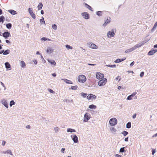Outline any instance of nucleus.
Listing matches in <instances>:
<instances>
[{"mask_svg":"<svg viewBox=\"0 0 157 157\" xmlns=\"http://www.w3.org/2000/svg\"><path fill=\"white\" fill-rule=\"evenodd\" d=\"M96 78H104V74L99 72L96 73Z\"/></svg>","mask_w":157,"mask_h":157,"instance_id":"1a4fd4ad","label":"nucleus"},{"mask_svg":"<svg viewBox=\"0 0 157 157\" xmlns=\"http://www.w3.org/2000/svg\"><path fill=\"white\" fill-rule=\"evenodd\" d=\"M65 151V149L64 148H63L61 149V151L62 153H64Z\"/></svg>","mask_w":157,"mask_h":157,"instance_id":"6e6d98bb","label":"nucleus"},{"mask_svg":"<svg viewBox=\"0 0 157 157\" xmlns=\"http://www.w3.org/2000/svg\"><path fill=\"white\" fill-rule=\"evenodd\" d=\"M135 50V49L133 47L132 48H130V49H128L126 50L125 51V52L127 53H129V52H130L134 50Z\"/></svg>","mask_w":157,"mask_h":157,"instance_id":"aec40b11","label":"nucleus"},{"mask_svg":"<svg viewBox=\"0 0 157 157\" xmlns=\"http://www.w3.org/2000/svg\"><path fill=\"white\" fill-rule=\"evenodd\" d=\"M2 36L6 39L7 38L10 37V36H11L10 33L8 31H6L2 33Z\"/></svg>","mask_w":157,"mask_h":157,"instance_id":"0eeeda50","label":"nucleus"},{"mask_svg":"<svg viewBox=\"0 0 157 157\" xmlns=\"http://www.w3.org/2000/svg\"><path fill=\"white\" fill-rule=\"evenodd\" d=\"M152 154L153 155H154L155 153V149H152Z\"/></svg>","mask_w":157,"mask_h":157,"instance_id":"4d7b16f0","label":"nucleus"},{"mask_svg":"<svg viewBox=\"0 0 157 157\" xmlns=\"http://www.w3.org/2000/svg\"><path fill=\"white\" fill-rule=\"evenodd\" d=\"M4 52V50H2L0 51V54H2Z\"/></svg>","mask_w":157,"mask_h":157,"instance_id":"0e129e2a","label":"nucleus"},{"mask_svg":"<svg viewBox=\"0 0 157 157\" xmlns=\"http://www.w3.org/2000/svg\"><path fill=\"white\" fill-rule=\"evenodd\" d=\"M15 104V102L13 100H11L10 103V107L12 106L13 105H14Z\"/></svg>","mask_w":157,"mask_h":157,"instance_id":"4c0bfd02","label":"nucleus"},{"mask_svg":"<svg viewBox=\"0 0 157 157\" xmlns=\"http://www.w3.org/2000/svg\"><path fill=\"white\" fill-rule=\"evenodd\" d=\"M63 80H64V82L67 84H72V82L71 80H69L68 79H61Z\"/></svg>","mask_w":157,"mask_h":157,"instance_id":"b1692460","label":"nucleus"},{"mask_svg":"<svg viewBox=\"0 0 157 157\" xmlns=\"http://www.w3.org/2000/svg\"><path fill=\"white\" fill-rule=\"evenodd\" d=\"M111 132H115L116 131V129L114 127H111L110 128Z\"/></svg>","mask_w":157,"mask_h":157,"instance_id":"49530a36","label":"nucleus"},{"mask_svg":"<svg viewBox=\"0 0 157 157\" xmlns=\"http://www.w3.org/2000/svg\"><path fill=\"white\" fill-rule=\"evenodd\" d=\"M8 12L13 15H14L17 14V12L13 10H9Z\"/></svg>","mask_w":157,"mask_h":157,"instance_id":"dca6fc26","label":"nucleus"},{"mask_svg":"<svg viewBox=\"0 0 157 157\" xmlns=\"http://www.w3.org/2000/svg\"><path fill=\"white\" fill-rule=\"evenodd\" d=\"M66 47L68 49H72L73 48L72 47L70 46V45L67 44L65 45Z\"/></svg>","mask_w":157,"mask_h":157,"instance_id":"a19ab883","label":"nucleus"},{"mask_svg":"<svg viewBox=\"0 0 157 157\" xmlns=\"http://www.w3.org/2000/svg\"><path fill=\"white\" fill-rule=\"evenodd\" d=\"M0 83H1V84L4 87V90H5L6 89V86H5L4 85V84L2 82H0Z\"/></svg>","mask_w":157,"mask_h":157,"instance_id":"864d4df0","label":"nucleus"},{"mask_svg":"<svg viewBox=\"0 0 157 157\" xmlns=\"http://www.w3.org/2000/svg\"><path fill=\"white\" fill-rule=\"evenodd\" d=\"M77 78H86L85 75H81L78 76Z\"/></svg>","mask_w":157,"mask_h":157,"instance_id":"2f4dec72","label":"nucleus"},{"mask_svg":"<svg viewBox=\"0 0 157 157\" xmlns=\"http://www.w3.org/2000/svg\"><path fill=\"white\" fill-rule=\"evenodd\" d=\"M126 127L128 128H130L131 127V122H128L126 124Z\"/></svg>","mask_w":157,"mask_h":157,"instance_id":"7c9ffc66","label":"nucleus"},{"mask_svg":"<svg viewBox=\"0 0 157 157\" xmlns=\"http://www.w3.org/2000/svg\"><path fill=\"white\" fill-rule=\"evenodd\" d=\"M92 98L94 99H96V96L95 95H94L92 94Z\"/></svg>","mask_w":157,"mask_h":157,"instance_id":"e2e57ef3","label":"nucleus"},{"mask_svg":"<svg viewBox=\"0 0 157 157\" xmlns=\"http://www.w3.org/2000/svg\"><path fill=\"white\" fill-rule=\"evenodd\" d=\"M53 52V49L51 47H48L46 50V52L49 54L52 53Z\"/></svg>","mask_w":157,"mask_h":157,"instance_id":"2eb2a0df","label":"nucleus"},{"mask_svg":"<svg viewBox=\"0 0 157 157\" xmlns=\"http://www.w3.org/2000/svg\"><path fill=\"white\" fill-rule=\"evenodd\" d=\"M6 68L7 69H10L11 68V66L10 64L8 62H6L5 63Z\"/></svg>","mask_w":157,"mask_h":157,"instance_id":"5701e85b","label":"nucleus"},{"mask_svg":"<svg viewBox=\"0 0 157 157\" xmlns=\"http://www.w3.org/2000/svg\"><path fill=\"white\" fill-rule=\"evenodd\" d=\"M154 26V28H156V27L157 26V21H156L155 23Z\"/></svg>","mask_w":157,"mask_h":157,"instance_id":"338daca9","label":"nucleus"},{"mask_svg":"<svg viewBox=\"0 0 157 157\" xmlns=\"http://www.w3.org/2000/svg\"><path fill=\"white\" fill-rule=\"evenodd\" d=\"M117 121L115 118H112L110 119L109 121V124L110 125L113 126L117 124Z\"/></svg>","mask_w":157,"mask_h":157,"instance_id":"f257e3e1","label":"nucleus"},{"mask_svg":"<svg viewBox=\"0 0 157 157\" xmlns=\"http://www.w3.org/2000/svg\"><path fill=\"white\" fill-rule=\"evenodd\" d=\"M6 143V142L5 141H3L2 142V145L4 146Z\"/></svg>","mask_w":157,"mask_h":157,"instance_id":"13d9d810","label":"nucleus"},{"mask_svg":"<svg viewBox=\"0 0 157 157\" xmlns=\"http://www.w3.org/2000/svg\"><path fill=\"white\" fill-rule=\"evenodd\" d=\"M148 41V40H144V41H142L141 42L142 43L143 45H144V44L147 42Z\"/></svg>","mask_w":157,"mask_h":157,"instance_id":"3c124183","label":"nucleus"},{"mask_svg":"<svg viewBox=\"0 0 157 157\" xmlns=\"http://www.w3.org/2000/svg\"><path fill=\"white\" fill-rule=\"evenodd\" d=\"M67 132H76L75 129L71 128H68L67 129Z\"/></svg>","mask_w":157,"mask_h":157,"instance_id":"412c9836","label":"nucleus"},{"mask_svg":"<svg viewBox=\"0 0 157 157\" xmlns=\"http://www.w3.org/2000/svg\"><path fill=\"white\" fill-rule=\"evenodd\" d=\"M41 40H43L44 41H45L46 40H49L50 41V40L49 39H48L46 37H43L41 38Z\"/></svg>","mask_w":157,"mask_h":157,"instance_id":"ea45409f","label":"nucleus"},{"mask_svg":"<svg viewBox=\"0 0 157 157\" xmlns=\"http://www.w3.org/2000/svg\"><path fill=\"white\" fill-rule=\"evenodd\" d=\"M21 67H24L25 66V63L23 61H21Z\"/></svg>","mask_w":157,"mask_h":157,"instance_id":"79ce46f5","label":"nucleus"},{"mask_svg":"<svg viewBox=\"0 0 157 157\" xmlns=\"http://www.w3.org/2000/svg\"><path fill=\"white\" fill-rule=\"evenodd\" d=\"M115 156V157H121V155H120L118 154H116Z\"/></svg>","mask_w":157,"mask_h":157,"instance_id":"774afa93","label":"nucleus"},{"mask_svg":"<svg viewBox=\"0 0 157 157\" xmlns=\"http://www.w3.org/2000/svg\"><path fill=\"white\" fill-rule=\"evenodd\" d=\"M72 140H73L74 142L75 143H76L78 142V137L76 135H74L73 137L72 136H71Z\"/></svg>","mask_w":157,"mask_h":157,"instance_id":"9b49d317","label":"nucleus"},{"mask_svg":"<svg viewBox=\"0 0 157 157\" xmlns=\"http://www.w3.org/2000/svg\"><path fill=\"white\" fill-rule=\"evenodd\" d=\"M106 66L108 67H111V68H115L116 67V65L115 64H113V65H106Z\"/></svg>","mask_w":157,"mask_h":157,"instance_id":"f704fd0d","label":"nucleus"},{"mask_svg":"<svg viewBox=\"0 0 157 157\" xmlns=\"http://www.w3.org/2000/svg\"><path fill=\"white\" fill-rule=\"evenodd\" d=\"M64 101H66L67 103H70L71 102V101L70 100H68L67 99H66L64 100Z\"/></svg>","mask_w":157,"mask_h":157,"instance_id":"603ef678","label":"nucleus"},{"mask_svg":"<svg viewBox=\"0 0 157 157\" xmlns=\"http://www.w3.org/2000/svg\"><path fill=\"white\" fill-rule=\"evenodd\" d=\"M121 134L125 136L128 134V132L127 131H124L121 132Z\"/></svg>","mask_w":157,"mask_h":157,"instance_id":"72a5a7b5","label":"nucleus"},{"mask_svg":"<svg viewBox=\"0 0 157 157\" xmlns=\"http://www.w3.org/2000/svg\"><path fill=\"white\" fill-rule=\"evenodd\" d=\"M126 59V58L125 57L122 59H117L114 62L115 63H120L124 60Z\"/></svg>","mask_w":157,"mask_h":157,"instance_id":"4468645a","label":"nucleus"},{"mask_svg":"<svg viewBox=\"0 0 157 157\" xmlns=\"http://www.w3.org/2000/svg\"><path fill=\"white\" fill-rule=\"evenodd\" d=\"M92 94H89L87 96V98L89 99V100H90L91 99V98H92Z\"/></svg>","mask_w":157,"mask_h":157,"instance_id":"a18cd8bd","label":"nucleus"},{"mask_svg":"<svg viewBox=\"0 0 157 157\" xmlns=\"http://www.w3.org/2000/svg\"><path fill=\"white\" fill-rule=\"evenodd\" d=\"M1 102L7 108H8V104L5 99H3L1 101Z\"/></svg>","mask_w":157,"mask_h":157,"instance_id":"9d476101","label":"nucleus"},{"mask_svg":"<svg viewBox=\"0 0 157 157\" xmlns=\"http://www.w3.org/2000/svg\"><path fill=\"white\" fill-rule=\"evenodd\" d=\"M52 75L54 77H55L56 76V74L55 73L52 74Z\"/></svg>","mask_w":157,"mask_h":157,"instance_id":"69168bd1","label":"nucleus"},{"mask_svg":"<svg viewBox=\"0 0 157 157\" xmlns=\"http://www.w3.org/2000/svg\"><path fill=\"white\" fill-rule=\"evenodd\" d=\"M6 153L7 154H9L11 155H13L11 150H8L6 151Z\"/></svg>","mask_w":157,"mask_h":157,"instance_id":"de8ad7c7","label":"nucleus"},{"mask_svg":"<svg viewBox=\"0 0 157 157\" xmlns=\"http://www.w3.org/2000/svg\"><path fill=\"white\" fill-rule=\"evenodd\" d=\"M28 11L32 17L33 19H35L36 18V15L33 12V9L32 8H29L28 9Z\"/></svg>","mask_w":157,"mask_h":157,"instance_id":"6e6552de","label":"nucleus"},{"mask_svg":"<svg viewBox=\"0 0 157 157\" xmlns=\"http://www.w3.org/2000/svg\"><path fill=\"white\" fill-rule=\"evenodd\" d=\"M6 27L8 29H10L12 26V25L11 23H7L6 25Z\"/></svg>","mask_w":157,"mask_h":157,"instance_id":"cd10ccee","label":"nucleus"},{"mask_svg":"<svg viewBox=\"0 0 157 157\" xmlns=\"http://www.w3.org/2000/svg\"><path fill=\"white\" fill-rule=\"evenodd\" d=\"M136 113L134 114L132 116V118L133 119H135L136 117Z\"/></svg>","mask_w":157,"mask_h":157,"instance_id":"052dcab7","label":"nucleus"},{"mask_svg":"<svg viewBox=\"0 0 157 157\" xmlns=\"http://www.w3.org/2000/svg\"><path fill=\"white\" fill-rule=\"evenodd\" d=\"M135 62L134 61L132 62L130 64V66L131 67H132L134 64Z\"/></svg>","mask_w":157,"mask_h":157,"instance_id":"5fc2aeb1","label":"nucleus"},{"mask_svg":"<svg viewBox=\"0 0 157 157\" xmlns=\"http://www.w3.org/2000/svg\"><path fill=\"white\" fill-rule=\"evenodd\" d=\"M87 79H78V82H80L84 83L85 82Z\"/></svg>","mask_w":157,"mask_h":157,"instance_id":"58836bf2","label":"nucleus"},{"mask_svg":"<svg viewBox=\"0 0 157 157\" xmlns=\"http://www.w3.org/2000/svg\"><path fill=\"white\" fill-rule=\"evenodd\" d=\"M128 137H127L124 139V141L125 142H127L128 141Z\"/></svg>","mask_w":157,"mask_h":157,"instance_id":"680f3d73","label":"nucleus"},{"mask_svg":"<svg viewBox=\"0 0 157 157\" xmlns=\"http://www.w3.org/2000/svg\"><path fill=\"white\" fill-rule=\"evenodd\" d=\"M143 44H142V43L141 42L139 44H138L136 45L135 46H134L133 47L135 49V50L137 48H139L142 45H143Z\"/></svg>","mask_w":157,"mask_h":157,"instance_id":"f3484780","label":"nucleus"},{"mask_svg":"<svg viewBox=\"0 0 157 157\" xmlns=\"http://www.w3.org/2000/svg\"><path fill=\"white\" fill-rule=\"evenodd\" d=\"M10 52V50L9 49L6 50L5 51L4 50V52L3 53V55H7L9 54Z\"/></svg>","mask_w":157,"mask_h":157,"instance_id":"c85d7f7f","label":"nucleus"},{"mask_svg":"<svg viewBox=\"0 0 157 157\" xmlns=\"http://www.w3.org/2000/svg\"><path fill=\"white\" fill-rule=\"evenodd\" d=\"M125 152V151L124 150V147H122L120 149L119 152Z\"/></svg>","mask_w":157,"mask_h":157,"instance_id":"c9c22d12","label":"nucleus"},{"mask_svg":"<svg viewBox=\"0 0 157 157\" xmlns=\"http://www.w3.org/2000/svg\"><path fill=\"white\" fill-rule=\"evenodd\" d=\"M52 28L55 30H56L57 29V26L56 24H53L52 25Z\"/></svg>","mask_w":157,"mask_h":157,"instance_id":"37998d69","label":"nucleus"},{"mask_svg":"<svg viewBox=\"0 0 157 157\" xmlns=\"http://www.w3.org/2000/svg\"><path fill=\"white\" fill-rule=\"evenodd\" d=\"M48 61L49 63H50L52 65H54V66L56 65V63L54 60L52 59H48Z\"/></svg>","mask_w":157,"mask_h":157,"instance_id":"a211bd4d","label":"nucleus"},{"mask_svg":"<svg viewBox=\"0 0 157 157\" xmlns=\"http://www.w3.org/2000/svg\"><path fill=\"white\" fill-rule=\"evenodd\" d=\"M58 128L57 127L55 128V132H57L58 131Z\"/></svg>","mask_w":157,"mask_h":157,"instance_id":"bf43d9fd","label":"nucleus"},{"mask_svg":"<svg viewBox=\"0 0 157 157\" xmlns=\"http://www.w3.org/2000/svg\"><path fill=\"white\" fill-rule=\"evenodd\" d=\"M81 95L83 97V98H85L86 97L87 95V94L86 93H84L83 92H82L81 93Z\"/></svg>","mask_w":157,"mask_h":157,"instance_id":"c03bdc74","label":"nucleus"},{"mask_svg":"<svg viewBox=\"0 0 157 157\" xmlns=\"http://www.w3.org/2000/svg\"><path fill=\"white\" fill-rule=\"evenodd\" d=\"M89 46L93 49H96L98 48L97 46L93 43H90L89 44Z\"/></svg>","mask_w":157,"mask_h":157,"instance_id":"f8f14e48","label":"nucleus"},{"mask_svg":"<svg viewBox=\"0 0 157 157\" xmlns=\"http://www.w3.org/2000/svg\"><path fill=\"white\" fill-rule=\"evenodd\" d=\"M90 117H91L90 114L88 113H86L84 115L83 121L84 122H87L90 119Z\"/></svg>","mask_w":157,"mask_h":157,"instance_id":"20e7f679","label":"nucleus"},{"mask_svg":"<svg viewBox=\"0 0 157 157\" xmlns=\"http://www.w3.org/2000/svg\"><path fill=\"white\" fill-rule=\"evenodd\" d=\"M100 79V80L98 82V85L100 86L104 85L107 82V79Z\"/></svg>","mask_w":157,"mask_h":157,"instance_id":"7ed1b4c3","label":"nucleus"},{"mask_svg":"<svg viewBox=\"0 0 157 157\" xmlns=\"http://www.w3.org/2000/svg\"><path fill=\"white\" fill-rule=\"evenodd\" d=\"M97 107L96 105L93 104L90 105H89V108L90 109H95Z\"/></svg>","mask_w":157,"mask_h":157,"instance_id":"c756f323","label":"nucleus"},{"mask_svg":"<svg viewBox=\"0 0 157 157\" xmlns=\"http://www.w3.org/2000/svg\"><path fill=\"white\" fill-rule=\"evenodd\" d=\"M78 86L76 85L75 86H71V88H70V89H71L72 90H76L77 89Z\"/></svg>","mask_w":157,"mask_h":157,"instance_id":"e433bc0d","label":"nucleus"},{"mask_svg":"<svg viewBox=\"0 0 157 157\" xmlns=\"http://www.w3.org/2000/svg\"><path fill=\"white\" fill-rule=\"evenodd\" d=\"M136 94L137 93L136 92H134L132 94L128 96L127 98V99L128 100H131L132 99V97H134Z\"/></svg>","mask_w":157,"mask_h":157,"instance_id":"ddd939ff","label":"nucleus"},{"mask_svg":"<svg viewBox=\"0 0 157 157\" xmlns=\"http://www.w3.org/2000/svg\"><path fill=\"white\" fill-rule=\"evenodd\" d=\"M5 18L3 16H0V22L3 23L5 21Z\"/></svg>","mask_w":157,"mask_h":157,"instance_id":"bb28decb","label":"nucleus"},{"mask_svg":"<svg viewBox=\"0 0 157 157\" xmlns=\"http://www.w3.org/2000/svg\"><path fill=\"white\" fill-rule=\"evenodd\" d=\"M144 72L143 71H142L140 73V76L141 78H142L144 76Z\"/></svg>","mask_w":157,"mask_h":157,"instance_id":"8fccbe9b","label":"nucleus"},{"mask_svg":"<svg viewBox=\"0 0 157 157\" xmlns=\"http://www.w3.org/2000/svg\"><path fill=\"white\" fill-rule=\"evenodd\" d=\"M102 12V11H98L96 12V15L98 16H101Z\"/></svg>","mask_w":157,"mask_h":157,"instance_id":"473e14b6","label":"nucleus"},{"mask_svg":"<svg viewBox=\"0 0 157 157\" xmlns=\"http://www.w3.org/2000/svg\"><path fill=\"white\" fill-rule=\"evenodd\" d=\"M115 35V29H113L112 31H109L107 33V36L109 38L113 37Z\"/></svg>","mask_w":157,"mask_h":157,"instance_id":"39448f33","label":"nucleus"},{"mask_svg":"<svg viewBox=\"0 0 157 157\" xmlns=\"http://www.w3.org/2000/svg\"><path fill=\"white\" fill-rule=\"evenodd\" d=\"M155 54L153 51V49H151L148 53V55L149 56H152Z\"/></svg>","mask_w":157,"mask_h":157,"instance_id":"a878e982","label":"nucleus"},{"mask_svg":"<svg viewBox=\"0 0 157 157\" xmlns=\"http://www.w3.org/2000/svg\"><path fill=\"white\" fill-rule=\"evenodd\" d=\"M84 4L86 8L89 9L91 11H93V9L91 6L87 4L86 3H84Z\"/></svg>","mask_w":157,"mask_h":157,"instance_id":"6ab92c4d","label":"nucleus"},{"mask_svg":"<svg viewBox=\"0 0 157 157\" xmlns=\"http://www.w3.org/2000/svg\"><path fill=\"white\" fill-rule=\"evenodd\" d=\"M43 6V5L42 3H39V5L37 6V8L38 10H40L42 9V7Z\"/></svg>","mask_w":157,"mask_h":157,"instance_id":"393cba45","label":"nucleus"},{"mask_svg":"<svg viewBox=\"0 0 157 157\" xmlns=\"http://www.w3.org/2000/svg\"><path fill=\"white\" fill-rule=\"evenodd\" d=\"M40 21L41 24H44L45 25H46L45 22L44 20V18L43 17H42V18L40 20Z\"/></svg>","mask_w":157,"mask_h":157,"instance_id":"4be33fe9","label":"nucleus"},{"mask_svg":"<svg viewBox=\"0 0 157 157\" xmlns=\"http://www.w3.org/2000/svg\"><path fill=\"white\" fill-rule=\"evenodd\" d=\"M81 15L85 19L87 20L90 18L89 14L87 12H83L82 13Z\"/></svg>","mask_w":157,"mask_h":157,"instance_id":"423d86ee","label":"nucleus"},{"mask_svg":"<svg viewBox=\"0 0 157 157\" xmlns=\"http://www.w3.org/2000/svg\"><path fill=\"white\" fill-rule=\"evenodd\" d=\"M111 21V19L109 17H105V22L103 25V26L105 27Z\"/></svg>","mask_w":157,"mask_h":157,"instance_id":"f03ea898","label":"nucleus"},{"mask_svg":"<svg viewBox=\"0 0 157 157\" xmlns=\"http://www.w3.org/2000/svg\"><path fill=\"white\" fill-rule=\"evenodd\" d=\"M48 91L50 93L54 94L55 93V92L52 90L51 89L48 88Z\"/></svg>","mask_w":157,"mask_h":157,"instance_id":"09e8293b","label":"nucleus"}]
</instances>
